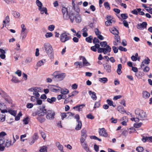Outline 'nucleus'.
<instances>
[{
  "label": "nucleus",
  "instance_id": "obj_1",
  "mask_svg": "<svg viewBox=\"0 0 152 152\" xmlns=\"http://www.w3.org/2000/svg\"><path fill=\"white\" fill-rule=\"evenodd\" d=\"M135 114L138 118H131V120L132 121H134L136 123L139 122V119L141 120H145L146 117V113L143 110L139 109H137L135 110Z\"/></svg>",
  "mask_w": 152,
  "mask_h": 152
},
{
  "label": "nucleus",
  "instance_id": "obj_2",
  "mask_svg": "<svg viewBox=\"0 0 152 152\" xmlns=\"http://www.w3.org/2000/svg\"><path fill=\"white\" fill-rule=\"evenodd\" d=\"M46 53L50 59H53L54 57V53L52 46L49 43L46 42L43 45L42 48Z\"/></svg>",
  "mask_w": 152,
  "mask_h": 152
},
{
  "label": "nucleus",
  "instance_id": "obj_3",
  "mask_svg": "<svg viewBox=\"0 0 152 152\" xmlns=\"http://www.w3.org/2000/svg\"><path fill=\"white\" fill-rule=\"evenodd\" d=\"M60 41L63 43L69 40L71 38L69 34L68 33L64 32L61 33L60 35Z\"/></svg>",
  "mask_w": 152,
  "mask_h": 152
},
{
  "label": "nucleus",
  "instance_id": "obj_4",
  "mask_svg": "<svg viewBox=\"0 0 152 152\" xmlns=\"http://www.w3.org/2000/svg\"><path fill=\"white\" fill-rule=\"evenodd\" d=\"M29 91L33 92V95L37 97H39L40 95L39 92L40 91L41 89L39 87H32L28 89Z\"/></svg>",
  "mask_w": 152,
  "mask_h": 152
},
{
  "label": "nucleus",
  "instance_id": "obj_5",
  "mask_svg": "<svg viewBox=\"0 0 152 152\" xmlns=\"http://www.w3.org/2000/svg\"><path fill=\"white\" fill-rule=\"evenodd\" d=\"M3 135L0 136V151H3L5 148V140L4 137L7 135L6 133L4 132H1Z\"/></svg>",
  "mask_w": 152,
  "mask_h": 152
},
{
  "label": "nucleus",
  "instance_id": "obj_6",
  "mask_svg": "<svg viewBox=\"0 0 152 152\" xmlns=\"http://www.w3.org/2000/svg\"><path fill=\"white\" fill-rule=\"evenodd\" d=\"M54 77L59 81H61L65 77L66 75L65 73H59L58 72H54L53 73Z\"/></svg>",
  "mask_w": 152,
  "mask_h": 152
},
{
  "label": "nucleus",
  "instance_id": "obj_7",
  "mask_svg": "<svg viewBox=\"0 0 152 152\" xmlns=\"http://www.w3.org/2000/svg\"><path fill=\"white\" fill-rule=\"evenodd\" d=\"M63 18L65 20L70 19L71 22L72 23L75 19V16L73 13H70L69 14L68 12L63 15Z\"/></svg>",
  "mask_w": 152,
  "mask_h": 152
},
{
  "label": "nucleus",
  "instance_id": "obj_8",
  "mask_svg": "<svg viewBox=\"0 0 152 152\" xmlns=\"http://www.w3.org/2000/svg\"><path fill=\"white\" fill-rule=\"evenodd\" d=\"M106 19L107 20L105 22V24L107 26L112 25V24L114 23L115 21V19L110 15H107Z\"/></svg>",
  "mask_w": 152,
  "mask_h": 152
},
{
  "label": "nucleus",
  "instance_id": "obj_9",
  "mask_svg": "<svg viewBox=\"0 0 152 152\" xmlns=\"http://www.w3.org/2000/svg\"><path fill=\"white\" fill-rule=\"evenodd\" d=\"M75 118L76 119L77 122L75 129L77 130H79L81 129L82 126L81 121L79 120V115L78 114L76 115L75 116Z\"/></svg>",
  "mask_w": 152,
  "mask_h": 152
},
{
  "label": "nucleus",
  "instance_id": "obj_10",
  "mask_svg": "<svg viewBox=\"0 0 152 152\" xmlns=\"http://www.w3.org/2000/svg\"><path fill=\"white\" fill-rule=\"evenodd\" d=\"M48 87L50 91L54 92H58L61 90V87L57 85H49Z\"/></svg>",
  "mask_w": 152,
  "mask_h": 152
},
{
  "label": "nucleus",
  "instance_id": "obj_11",
  "mask_svg": "<svg viewBox=\"0 0 152 152\" xmlns=\"http://www.w3.org/2000/svg\"><path fill=\"white\" fill-rule=\"evenodd\" d=\"M55 115V113L53 111L48 110L47 112L46 117L48 119L52 120L54 118Z\"/></svg>",
  "mask_w": 152,
  "mask_h": 152
},
{
  "label": "nucleus",
  "instance_id": "obj_12",
  "mask_svg": "<svg viewBox=\"0 0 152 152\" xmlns=\"http://www.w3.org/2000/svg\"><path fill=\"white\" fill-rule=\"evenodd\" d=\"M47 113L46 110L44 106L41 107L39 110L37 112V114L39 116H44Z\"/></svg>",
  "mask_w": 152,
  "mask_h": 152
},
{
  "label": "nucleus",
  "instance_id": "obj_13",
  "mask_svg": "<svg viewBox=\"0 0 152 152\" xmlns=\"http://www.w3.org/2000/svg\"><path fill=\"white\" fill-rule=\"evenodd\" d=\"M99 132L100 135L104 137H107L108 135L107 132L104 128L99 129Z\"/></svg>",
  "mask_w": 152,
  "mask_h": 152
},
{
  "label": "nucleus",
  "instance_id": "obj_14",
  "mask_svg": "<svg viewBox=\"0 0 152 152\" xmlns=\"http://www.w3.org/2000/svg\"><path fill=\"white\" fill-rule=\"evenodd\" d=\"M0 110L2 113H7L8 110L6 105L3 103L0 102Z\"/></svg>",
  "mask_w": 152,
  "mask_h": 152
},
{
  "label": "nucleus",
  "instance_id": "obj_15",
  "mask_svg": "<svg viewBox=\"0 0 152 152\" xmlns=\"http://www.w3.org/2000/svg\"><path fill=\"white\" fill-rule=\"evenodd\" d=\"M94 32L97 37L99 39L103 40L104 39V37L101 35V32L99 31L98 29L97 28L95 29Z\"/></svg>",
  "mask_w": 152,
  "mask_h": 152
},
{
  "label": "nucleus",
  "instance_id": "obj_16",
  "mask_svg": "<svg viewBox=\"0 0 152 152\" xmlns=\"http://www.w3.org/2000/svg\"><path fill=\"white\" fill-rule=\"evenodd\" d=\"M80 59L82 60L83 67L85 66H89L90 65V63L88 62L86 59L83 56H81L80 57Z\"/></svg>",
  "mask_w": 152,
  "mask_h": 152
},
{
  "label": "nucleus",
  "instance_id": "obj_17",
  "mask_svg": "<svg viewBox=\"0 0 152 152\" xmlns=\"http://www.w3.org/2000/svg\"><path fill=\"white\" fill-rule=\"evenodd\" d=\"M147 23L145 22H143L142 23L138 24L137 26V28L139 29L142 30L145 28L146 27Z\"/></svg>",
  "mask_w": 152,
  "mask_h": 152
},
{
  "label": "nucleus",
  "instance_id": "obj_18",
  "mask_svg": "<svg viewBox=\"0 0 152 152\" xmlns=\"http://www.w3.org/2000/svg\"><path fill=\"white\" fill-rule=\"evenodd\" d=\"M150 61V60L148 58H146L144 59L142 62V64L141 65V68L145 66V65L148 64Z\"/></svg>",
  "mask_w": 152,
  "mask_h": 152
},
{
  "label": "nucleus",
  "instance_id": "obj_19",
  "mask_svg": "<svg viewBox=\"0 0 152 152\" xmlns=\"http://www.w3.org/2000/svg\"><path fill=\"white\" fill-rule=\"evenodd\" d=\"M88 93L93 100L95 101L96 100L97 97L96 95V93L95 92L91 91H89Z\"/></svg>",
  "mask_w": 152,
  "mask_h": 152
},
{
  "label": "nucleus",
  "instance_id": "obj_20",
  "mask_svg": "<svg viewBox=\"0 0 152 152\" xmlns=\"http://www.w3.org/2000/svg\"><path fill=\"white\" fill-rule=\"evenodd\" d=\"M75 20L77 23H79L82 21V18L79 13L76 14L75 16Z\"/></svg>",
  "mask_w": 152,
  "mask_h": 152
},
{
  "label": "nucleus",
  "instance_id": "obj_21",
  "mask_svg": "<svg viewBox=\"0 0 152 152\" xmlns=\"http://www.w3.org/2000/svg\"><path fill=\"white\" fill-rule=\"evenodd\" d=\"M82 136L81 137L80 139V142L81 144V145L83 144L84 143H86V136H85V132H83V131H82Z\"/></svg>",
  "mask_w": 152,
  "mask_h": 152
},
{
  "label": "nucleus",
  "instance_id": "obj_22",
  "mask_svg": "<svg viewBox=\"0 0 152 152\" xmlns=\"http://www.w3.org/2000/svg\"><path fill=\"white\" fill-rule=\"evenodd\" d=\"M38 10L40 11V13L41 14H43L45 13L46 15H48V13L47 12V10L46 7H42L38 8Z\"/></svg>",
  "mask_w": 152,
  "mask_h": 152
},
{
  "label": "nucleus",
  "instance_id": "obj_23",
  "mask_svg": "<svg viewBox=\"0 0 152 152\" xmlns=\"http://www.w3.org/2000/svg\"><path fill=\"white\" fill-rule=\"evenodd\" d=\"M6 51L0 48V57L2 59H4L6 58L5 54Z\"/></svg>",
  "mask_w": 152,
  "mask_h": 152
},
{
  "label": "nucleus",
  "instance_id": "obj_24",
  "mask_svg": "<svg viewBox=\"0 0 152 152\" xmlns=\"http://www.w3.org/2000/svg\"><path fill=\"white\" fill-rule=\"evenodd\" d=\"M150 93L146 91H144L142 92V96L144 99H147L150 96Z\"/></svg>",
  "mask_w": 152,
  "mask_h": 152
},
{
  "label": "nucleus",
  "instance_id": "obj_25",
  "mask_svg": "<svg viewBox=\"0 0 152 152\" xmlns=\"http://www.w3.org/2000/svg\"><path fill=\"white\" fill-rule=\"evenodd\" d=\"M110 32L115 36L118 35L119 32L117 29L115 28H112L110 29Z\"/></svg>",
  "mask_w": 152,
  "mask_h": 152
},
{
  "label": "nucleus",
  "instance_id": "obj_26",
  "mask_svg": "<svg viewBox=\"0 0 152 152\" xmlns=\"http://www.w3.org/2000/svg\"><path fill=\"white\" fill-rule=\"evenodd\" d=\"M103 66L104 69L107 72L110 73L111 72V67L110 65L109 64H104Z\"/></svg>",
  "mask_w": 152,
  "mask_h": 152
},
{
  "label": "nucleus",
  "instance_id": "obj_27",
  "mask_svg": "<svg viewBox=\"0 0 152 152\" xmlns=\"http://www.w3.org/2000/svg\"><path fill=\"white\" fill-rule=\"evenodd\" d=\"M115 41L113 42V44L115 45H118L121 43L120 39L118 35L115 36Z\"/></svg>",
  "mask_w": 152,
  "mask_h": 152
},
{
  "label": "nucleus",
  "instance_id": "obj_28",
  "mask_svg": "<svg viewBox=\"0 0 152 152\" xmlns=\"http://www.w3.org/2000/svg\"><path fill=\"white\" fill-rule=\"evenodd\" d=\"M85 105L84 104H81L79 105H77L73 107V109H76V110L80 111L82 110V109L84 107Z\"/></svg>",
  "mask_w": 152,
  "mask_h": 152
},
{
  "label": "nucleus",
  "instance_id": "obj_29",
  "mask_svg": "<svg viewBox=\"0 0 152 152\" xmlns=\"http://www.w3.org/2000/svg\"><path fill=\"white\" fill-rule=\"evenodd\" d=\"M60 92L62 94H67L69 92V90L66 88H61V90Z\"/></svg>",
  "mask_w": 152,
  "mask_h": 152
},
{
  "label": "nucleus",
  "instance_id": "obj_30",
  "mask_svg": "<svg viewBox=\"0 0 152 152\" xmlns=\"http://www.w3.org/2000/svg\"><path fill=\"white\" fill-rule=\"evenodd\" d=\"M98 80L100 82L103 84L106 83L108 81V79L106 77L99 78Z\"/></svg>",
  "mask_w": 152,
  "mask_h": 152
},
{
  "label": "nucleus",
  "instance_id": "obj_31",
  "mask_svg": "<svg viewBox=\"0 0 152 152\" xmlns=\"http://www.w3.org/2000/svg\"><path fill=\"white\" fill-rule=\"evenodd\" d=\"M56 145L58 148L61 151V152L63 151V147L62 145L60 144L59 142H56Z\"/></svg>",
  "mask_w": 152,
  "mask_h": 152
},
{
  "label": "nucleus",
  "instance_id": "obj_32",
  "mask_svg": "<svg viewBox=\"0 0 152 152\" xmlns=\"http://www.w3.org/2000/svg\"><path fill=\"white\" fill-rule=\"evenodd\" d=\"M74 65L75 66L76 68H81L83 67L81 62H76L74 63Z\"/></svg>",
  "mask_w": 152,
  "mask_h": 152
},
{
  "label": "nucleus",
  "instance_id": "obj_33",
  "mask_svg": "<svg viewBox=\"0 0 152 152\" xmlns=\"http://www.w3.org/2000/svg\"><path fill=\"white\" fill-rule=\"evenodd\" d=\"M121 121H123L121 123L123 125L126 126V123L128 121V120L126 117H123L121 119Z\"/></svg>",
  "mask_w": 152,
  "mask_h": 152
},
{
  "label": "nucleus",
  "instance_id": "obj_34",
  "mask_svg": "<svg viewBox=\"0 0 152 152\" xmlns=\"http://www.w3.org/2000/svg\"><path fill=\"white\" fill-rule=\"evenodd\" d=\"M82 147L87 152H90L89 148L88 146L87 143H86L81 145Z\"/></svg>",
  "mask_w": 152,
  "mask_h": 152
},
{
  "label": "nucleus",
  "instance_id": "obj_35",
  "mask_svg": "<svg viewBox=\"0 0 152 152\" xmlns=\"http://www.w3.org/2000/svg\"><path fill=\"white\" fill-rule=\"evenodd\" d=\"M104 54H106L110 52L111 50V48L110 47L109 45H107L106 46V48H104Z\"/></svg>",
  "mask_w": 152,
  "mask_h": 152
},
{
  "label": "nucleus",
  "instance_id": "obj_36",
  "mask_svg": "<svg viewBox=\"0 0 152 152\" xmlns=\"http://www.w3.org/2000/svg\"><path fill=\"white\" fill-rule=\"evenodd\" d=\"M10 21V18L9 16H7L6 17L5 20L3 21V23H4L3 27H4V25L6 26V24H8L9 23Z\"/></svg>",
  "mask_w": 152,
  "mask_h": 152
},
{
  "label": "nucleus",
  "instance_id": "obj_37",
  "mask_svg": "<svg viewBox=\"0 0 152 152\" xmlns=\"http://www.w3.org/2000/svg\"><path fill=\"white\" fill-rule=\"evenodd\" d=\"M88 29L86 28H84L82 30V31L83 32V35L84 37H86L88 36V34L87 33Z\"/></svg>",
  "mask_w": 152,
  "mask_h": 152
},
{
  "label": "nucleus",
  "instance_id": "obj_38",
  "mask_svg": "<svg viewBox=\"0 0 152 152\" xmlns=\"http://www.w3.org/2000/svg\"><path fill=\"white\" fill-rule=\"evenodd\" d=\"M56 100V98L55 97H52L51 98H48L47 99L48 102L50 104H52L55 102Z\"/></svg>",
  "mask_w": 152,
  "mask_h": 152
},
{
  "label": "nucleus",
  "instance_id": "obj_39",
  "mask_svg": "<svg viewBox=\"0 0 152 152\" xmlns=\"http://www.w3.org/2000/svg\"><path fill=\"white\" fill-rule=\"evenodd\" d=\"M122 68V65L121 64H120L118 65L117 69V72L119 75H121L122 72L121 70Z\"/></svg>",
  "mask_w": 152,
  "mask_h": 152
},
{
  "label": "nucleus",
  "instance_id": "obj_40",
  "mask_svg": "<svg viewBox=\"0 0 152 152\" xmlns=\"http://www.w3.org/2000/svg\"><path fill=\"white\" fill-rule=\"evenodd\" d=\"M45 62V60H42L38 61L37 64V66L38 67H40L44 64Z\"/></svg>",
  "mask_w": 152,
  "mask_h": 152
},
{
  "label": "nucleus",
  "instance_id": "obj_41",
  "mask_svg": "<svg viewBox=\"0 0 152 152\" xmlns=\"http://www.w3.org/2000/svg\"><path fill=\"white\" fill-rule=\"evenodd\" d=\"M117 109L121 113H124L125 112L124 108L121 106H118L117 107Z\"/></svg>",
  "mask_w": 152,
  "mask_h": 152
},
{
  "label": "nucleus",
  "instance_id": "obj_42",
  "mask_svg": "<svg viewBox=\"0 0 152 152\" xmlns=\"http://www.w3.org/2000/svg\"><path fill=\"white\" fill-rule=\"evenodd\" d=\"M27 32H21L20 37L22 40L24 39L26 37Z\"/></svg>",
  "mask_w": 152,
  "mask_h": 152
},
{
  "label": "nucleus",
  "instance_id": "obj_43",
  "mask_svg": "<svg viewBox=\"0 0 152 152\" xmlns=\"http://www.w3.org/2000/svg\"><path fill=\"white\" fill-rule=\"evenodd\" d=\"M107 102L110 106H113V107H115L116 106L115 104H113V101L110 99H107L106 101Z\"/></svg>",
  "mask_w": 152,
  "mask_h": 152
},
{
  "label": "nucleus",
  "instance_id": "obj_44",
  "mask_svg": "<svg viewBox=\"0 0 152 152\" xmlns=\"http://www.w3.org/2000/svg\"><path fill=\"white\" fill-rule=\"evenodd\" d=\"M78 93V92L77 91H74L70 94L68 96L69 97H72L74 96H76Z\"/></svg>",
  "mask_w": 152,
  "mask_h": 152
},
{
  "label": "nucleus",
  "instance_id": "obj_45",
  "mask_svg": "<svg viewBox=\"0 0 152 152\" xmlns=\"http://www.w3.org/2000/svg\"><path fill=\"white\" fill-rule=\"evenodd\" d=\"M39 116L37 118L38 120L41 123H42L44 122L45 120V119L44 117Z\"/></svg>",
  "mask_w": 152,
  "mask_h": 152
},
{
  "label": "nucleus",
  "instance_id": "obj_46",
  "mask_svg": "<svg viewBox=\"0 0 152 152\" xmlns=\"http://www.w3.org/2000/svg\"><path fill=\"white\" fill-rule=\"evenodd\" d=\"M36 3L38 7V8L42 7L43 5L42 2L39 0H36Z\"/></svg>",
  "mask_w": 152,
  "mask_h": 152
},
{
  "label": "nucleus",
  "instance_id": "obj_47",
  "mask_svg": "<svg viewBox=\"0 0 152 152\" xmlns=\"http://www.w3.org/2000/svg\"><path fill=\"white\" fill-rule=\"evenodd\" d=\"M39 97H37L34 96H31L30 98V100L32 102H35L36 101L37 99Z\"/></svg>",
  "mask_w": 152,
  "mask_h": 152
},
{
  "label": "nucleus",
  "instance_id": "obj_48",
  "mask_svg": "<svg viewBox=\"0 0 152 152\" xmlns=\"http://www.w3.org/2000/svg\"><path fill=\"white\" fill-rule=\"evenodd\" d=\"M13 144H12V141L11 140H7L5 144V146L7 148L10 147L11 145H12Z\"/></svg>",
  "mask_w": 152,
  "mask_h": 152
},
{
  "label": "nucleus",
  "instance_id": "obj_49",
  "mask_svg": "<svg viewBox=\"0 0 152 152\" xmlns=\"http://www.w3.org/2000/svg\"><path fill=\"white\" fill-rule=\"evenodd\" d=\"M47 147L45 146H43L41 147L39 151L40 152H47Z\"/></svg>",
  "mask_w": 152,
  "mask_h": 152
},
{
  "label": "nucleus",
  "instance_id": "obj_50",
  "mask_svg": "<svg viewBox=\"0 0 152 152\" xmlns=\"http://www.w3.org/2000/svg\"><path fill=\"white\" fill-rule=\"evenodd\" d=\"M12 81L15 83H18L20 82V81L17 77L14 76H13Z\"/></svg>",
  "mask_w": 152,
  "mask_h": 152
},
{
  "label": "nucleus",
  "instance_id": "obj_51",
  "mask_svg": "<svg viewBox=\"0 0 152 152\" xmlns=\"http://www.w3.org/2000/svg\"><path fill=\"white\" fill-rule=\"evenodd\" d=\"M33 58L31 57H27L25 60V62L27 63H29L31 62L33 60Z\"/></svg>",
  "mask_w": 152,
  "mask_h": 152
},
{
  "label": "nucleus",
  "instance_id": "obj_52",
  "mask_svg": "<svg viewBox=\"0 0 152 152\" xmlns=\"http://www.w3.org/2000/svg\"><path fill=\"white\" fill-rule=\"evenodd\" d=\"M0 119L1 122H4L5 120V115L4 114H0Z\"/></svg>",
  "mask_w": 152,
  "mask_h": 152
},
{
  "label": "nucleus",
  "instance_id": "obj_53",
  "mask_svg": "<svg viewBox=\"0 0 152 152\" xmlns=\"http://www.w3.org/2000/svg\"><path fill=\"white\" fill-rule=\"evenodd\" d=\"M29 121V119L28 117H26L25 118L23 119V124L25 125L28 124Z\"/></svg>",
  "mask_w": 152,
  "mask_h": 152
},
{
  "label": "nucleus",
  "instance_id": "obj_54",
  "mask_svg": "<svg viewBox=\"0 0 152 152\" xmlns=\"http://www.w3.org/2000/svg\"><path fill=\"white\" fill-rule=\"evenodd\" d=\"M53 34L50 32H48L46 33L45 35V37L46 38H49L52 37L53 36Z\"/></svg>",
  "mask_w": 152,
  "mask_h": 152
},
{
  "label": "nucleus",
  "instance_id": "obj_55",
  "mask_svg": "<svg viewBox=\"0 0 152 152\" xmlns=\"http://www.w3.org/2000/svg\"><path fill=\"white\" fill-rule=\"evenodd\" d=\"M142 124L141 122L138 123H135L134 124V126L136 128H139L142 126Z\"/></svg>",
  "mask_w": 152,
  "mask_h": 152
},
{
  "label": "nucleus",
  "instance_id": "obj_56",
  "mask_svg": "<svg viewBox=\"0 0 152 152\" xmlns=\"http://www.w3.org/2000/svg\"><path fill=\"white\" fill-rule=\"evenodd\" d=\"M61 118L62 120H63L65 118L67 117V113H61Z\"/></svg>",
  "mask_w": 152,
  "mask_h": 152
},
{
  "label": "nucleus",
  "instance_id": "obj_57",
  "mask_svg": "<svg viewBox=\"0 0 152 152\" xmlns=\"http://www.w3.org/2000/svg\"><path fill=\"white\" fill-rule=\"evenodd\" d=\"M26 137V134H24L23 135H22L20 136V140L22 142H24L25 141V139L24 138Z\"/></svg>",
  "mask_w": 152,
  "mask_h": 152
},
{
  "label": "nucleus",
  "instance_id": "obj_58",
  "mask_svg": "<svg viewBox=\"0 0 152 152\" xmlns=\"http://www.w3.org/2000/svg\"><path fill=\"white\" fill-rule=\"evenodd\" d=\"M21 32H27L26 31V28L24 24H22L21 25Z\"/></svg>",
  "mask_w": 152,
  "mask_h": 152
},
{
  "label": "nucleus",
  "instance_id": "obj_59",
  "mask_svg": "<svg viewBox=\"0 0 152 152\" xmlns=\"http://www.w3.org/2000/svg\"><path fill=\"white\" fill-rule=\"evenodd\" d=\"M13 15L16 18H18L20 16V13L17 12H14L13 13Z\"/></svg>",
  "mask_w": 152,
  "mask_h": 152
},
{
  "label": "nucleus",
  "instance_id": "obj_60",
  "mask_svg": "<svg viewBox=\"0 0 152 152\" xmlns=\"http://www.w3.org/2000/svg\"><path fill=\"white\" fill-rule=\"evenodd\" d=\"M13 144L16 141V140H18L19 138V136L18 135H16L15 136L13 134Z\"/></svg>",
  "mask_w": 152,
  "mask_h": 152
},
{
  "label": "nucleus",
  "instance_id": "obj_61",
  "mask_svg": "<svg viewBox=\"0 0 152 152\" xmlns=\"http://www.w3.org/2000/svg\"><path fill=\"white\" fill-rule=\"evenodd\" d=\"M127 61V58L125 56H123L121 58V61L122 63L125 64Z\"/></svg>",
  "mask_w": 152,
  "mask_h": 152
},
{
  "label": "nucleus",
  "instance_id": "obj_62",
  "mask_svg": "<svg viewBox=\"0 0 152 152\" xmlns=\"http://www.w3.org/2000/svg\"><path fill=\"white\" fill-rule=\"evenodd\" d=\"M100 104L99 102H95L94 107V108H99L100 106Z\"/></svg>",
  "mask_w": 152,
  "mask_h": 152
},
{
  "label": "nucleus",
  "instance_id": "obj_63",
  "mask_svg": "<svg viewBox=\"0 0 152 152\" xmlns=\"http://www.w3.org/2000/svg\"><path fill=\"white\" fill-rule=\"evenodd\" d=\"M55 26L54 25H50L48 27V29L50 31H52L54 30Z\"/></svg>",
  "mask_w": 152,
  "mask_h": 152
},
{
  "label": "nucleus",
  "instance_id": "obj_64",
  "mask_svg": "<svg viewBox=\"0 0 152 152\" xmlns=\"http://www.w3.org/2000/svg\"><path fill=\"white\" fill-rule=\"evenodd\" d=\"M136 150L138 152H142L144 150V148L142 147H138L136 148Z\"/></svg>",
  "mask_w": 152,
  "mask_h": 152
}]
</instances>
